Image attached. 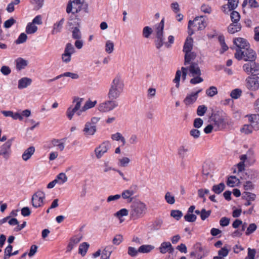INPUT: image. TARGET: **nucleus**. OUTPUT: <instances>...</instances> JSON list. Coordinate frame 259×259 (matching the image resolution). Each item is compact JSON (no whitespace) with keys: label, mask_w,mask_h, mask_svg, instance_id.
<instances>
[{"label":"nucleus","mask_w":259,"mask_h":259,"mask_svg":"<svg viewBox=\"0 0 259 259\" xmlns=\"http://www.w3.org/2000/svg\"><path fill=\"white\" fill-rule=\"evenodd\" d=\"M124 84L119 75H116L113 79L108 93V98L110 100L118 98L123 91Z\"/></svg>","instance_id":"1"},{"label":"nucleus","mask_w":259,"mask_h":259,"mask_svg":"<svg viewBox=\"0 0 259 259\" xmlns=\"http://www.w3.org/2000/svg\"><path fill=\"white\" fill-rule=\"evenodd\" d=\"M147 207L146 204L140 201L134 202L131 206L130 211V217L133 220H137L143 217L146 213Z\"/></svg>","instance_id":"2"},{"label":"nucleus","mask_w":259,"mask_h":259,"mask_svg":"<svg viewBox=\"0 0 259 259\" xmlns=\"http://www.w3.org/2000/svg\"><path fill=\"white\" fill-rule=\"evenodd\" d=\"M82 10L86 13L89 12L88 4L85 2L84 0H73L68 2L66 8L67 13L71 12L73 14L78 13Z\"/></svg>","instance_id":"3"},{"label":"nucleus","mask_w":259,"mask_h":259,"mask_svg":"<svg viewBox=\"0 0 259 259\" xmlns=\"http://www.w3.org/2000/svg\"><path fill=\"white\" fill-rule=\"evenodd\" d=\"M234 56L238 60L243 59L245 61H253L256 58L255 52L249 46L242 50H236Z\"/></svg>","instance_id":"4"},{"label":"nucleus","mask_w":259,"mask_h":259,"mask_svg":"<svg viewBox=\"0 0 259 259\" xmlns=\"http://www.w3.org/2000/svg\"><path fill=\"white\" fill-rule=\"evenodd\" d=\"M100 118L93 117L90 121H87L84 124L82 132L85 137L93 136L97 132V124L100 121Z\"/></svg>","instance_id":"5"},{"label":"nucleus","mask_w":259,"mask_h":259,"mask_svg":"<svg viewBox=\"0 0 259 259\" xmlns=\"http://www.w3.org/2000/svg\"><path fill=\"white\" fill-rule=\"evenodd\" d=\"M206 25V23L202 16L196 17L193 21H189L188 29L189 31L192 29V31L189 33L192 35L194 31L203 29Z\"/></svg>","instance_id":"6"},{"label":"nucleus","mask_w":259,"mask_h":259,"mask_svg":"<svg viewBox=\"0 0 259 259\" xmlns=\"http://www.w3.org/2000/svg\"><path fill=\"white\" fill-rule=\"evenodd\" d=\"M83 101V98L78 97H74L72 103L75 104L74 107L73 108L72 106L69 107L66 113V116L69 120H71L75 112L81 108V106Z\"/></svg>","instance_id":"7"},{"label":"nucleus","mask_w":259,"mask_h":259,"mask_svg":"<svg viewBox=\"0 0 259 259\" xmlns=\"http://www.w3.org/2000/svg\"><path fill=\"white\" fill-rule=\"evenodd\" d=\"M153 31L156 35L155 39L156 48L159 50L162 46V20L153 26Z\"/></svg>","instance_id":"8"},{"label":"nucleus","mask_w":259,"mask_h":259,"mask_svg":"<svg viewBox=\"0 0 259 259\" xmlns=\"http://www.w3.org/2000/svg\"><path fill=\"white\" fill-rule=\"evenodd\" d=\"M45 199V193L41 191L38 190L36 192L31 198L32 206L35 208L42 206L44 205V200Z\"/></svg>","instance_id":"9"},{"label":"nucleus","mask_w":259,"mask_h":259,"mask_svg":"<svg viewBox=\"0 0 259 259\" xmlns=\"http://www.w3.org/2000/svg\"><path fill=\"white\" fill-rule=\"evenodd\" d=\"M118 106L117 102L114 100L106 101L99 104L98 109L102 112H107L113 110Z\"/></svg>","instance_id":"10"},{"label":"nucleus","mask_w":259,"mask_h":259,"mask_svg":"<svg viewBox=\"0 0 259 259\" xmlns=\"http://www.w3.org/2000/svg\"><path fill=\"white\" fill-rule=\"evenodd\" d=\"M246 87L250 91H256L259 89V77L248 76L246 80Z\"/></svg>","instance_id":"11"},{"label":"nucleus","mask_w":259,"mask_h":259,"mask_svg":"<svg viewBox=\"0 0 259 259\" xmlns=\"http://www.w3.org/2000/svg\"><path fill=\"white\" fill-rule=\"evenodd\" d=\"M74 53V48L70 43L67 44L64 52L62 55L63 62L67 63L71 61V55Z\"/></svg>","instance_id":"12"},{"label":"nucleus","mask_w":259,"mask_h":259,"mask_svg":"<svg viewBox=\"0 0 259 259\" xmlns=\"http://www.w3.org/2000/svg\"><path fill=\"white\" fill-rule=\"evenodd\" d=\"M13 139L9 140L0 147V156L8 159L11 153V147Z\"/></svg>","instance_id":"13"},{"label":"nucleus","mask_w":259,"mask_h":259,"mask_svg":"<svg viewBox=\"0 0 259 259\" xmlns=\"http://www.w3.org/2000/svg\"><path fill=\"white\" fill-rule=\"evenodd\" d=\"M110 146L109 141H105L95 149V153L98 159L101 158L107 152Z\"/></svg>","instance_id":"14"},{"label":"nucleus","mask_w":259,"mask_h":259,"mask_svg":"<svg viewBox=\"0 0 259 259\" xmlns=\"http://www.w3.org/2000/svg\"><path fill=\"white\" fill-rule=\"evenodd\" d=\"M234 44L237 47L236 50L247 48L249 46V43L247 41L242 37H237L233 39Z\"/></svg>","instance_id":"15"},{"label":"nucleus","mask_w":259,"mask_h":259,"mask_svg":"<svg viewBox=\"0 0 259 259\" xmlns=\"http://www.w3.org/2000/svg\"><path fill=\"white\" fill-rule=\"evenodd\" d=\"M202 91L201 89L199 90L195 93H192L188 94L184 100V103L186 105H190L194 103L197 100L198 94Z\"/></svg>","instance_id":"16"},{"label":"nucleus","mask_w":259,"mask_h":259,"mask_svg":"<svg viewBox=\"0 0 259 259\" xmlns=\"http://www.w3.org/2000/svg\"><path fill=\"white\" fill-rule=\"evenodd\" d=\"M187 68L192 76H200L201 74L200 68L197 63H191Z\"/></svg>","instance_id":"17"},{"label":"nucleus","mask_w":259,"mask_h":259,"mask_svg":"<svg viewBox=\"0 0 259 259\" xmlns=\"http://www.w3.org/2000/svg\"><path fill=\"white\" fill-rule=\"evenodd\" d=\"M248 120L254 130H259V114L250 115L248 117Z\"/></svg>","instance_id":"18"},{"label":"nucleus","mask_w":259,"mask_h":259,"mask_svg":"<svg viewBox=\"0 0 259 259\" xmlns=\"http://www.w3.org/2000/svg\"><path fill=\"white\" fill-rule=\"evenodd\" d=\"M31 115V111L30 110L26 109L23 110L21 113H13L12 118L15 120L19 119L22 121L23 119V116L28 117Z\"/></svg>","instance_id":"19"},{"label":"nucleus","mask_w":259,"mask_h":259,"mask_svg":"<svg viewBox=\"0 0 259 259\" xmlns=\"http://www.w3.org/2000/svg\"><path fill=\"white\" fill-rule=\"evenodd\" d=\"M32 82V80L30 78L22 77L18 80V88L20 90L26 88L31 84Z\"/></svg>","instance_id":"20"},{"label":"nucleus","mask_w":259,"mask_h":259,"mask_svg":"<svg viewBox=\"0 0 259 259\" xmlns=\"http://www.w3.org/2000/svg\"><path fill=\"white\" fill-rule=\"evenodd\" d=\"M114 249V247L111 245L105 246L102 252L101 259H109Z\"/></svg>","instance_id":"21"},{"label":"nucleus","mask_w":259,"mask_h":259,"mask_svg":"<svg viewBox=\"0 0 259 259\" xmlns=\"http://www.w3.org/2000/svg\"><path fill=\"white\" fill-rule=\"evenodd\" d=\"M35 152V148L33 146H30L26 149L22 154V158L24 161H27L33 155Z\"/></svg>","instance_id":"22"},{"label":"nucleus","mask_w":259,"mask_h":259,"mask_svg":"<svg viewBox=\"0 0 259 259\" xmlns=\"http://www.w3.org/2000/svg\"><path fill=\"white\" fill-rule=\"evenodd\" d=\"M241 25L238 23H232L228 27V31L230 34H234L241 30Z\"/></svg>","instance_id":"23"},{"label":"nucleus","mask_w":259,"mask_h":259,"mask_svg":"<svg viewBox=\"0 0 259 259\" xmlns=\"http://www.w3.org/2000/svg\"><path fill=\"white\" fill-rule=\"evenodd\" d=\"M135 194V192L133 190L131 189H129L127 190H124L121 194H120L121 197H122L124 199H128L130 200V202L132 201V196Z\"/></svg>","instance_id":"24"},{"label":"nucleus","mask_w":259,"mask_h":259,"mask_svg":"<svg viewBox=\"0 0 259 259\" xmlns=\"http://www.w3.org/2000/svg\"><path fill=\"white\" fill-rule=\"evenodd\" d=\"M64 22V19L62 18L59 22L55 23L52 31V34H55L60 32L62 29L63 24Z\"/></svg>","instance_id":"25"},{"label":"nucleus","mask_w":259,"mask_h":259,"mask_svg":"<svg viewBox=\"0 0 259 259\" xmlns=\"http://www.w3.org/2000/svg\"><path fill=\"white\" fill-rule=\"evenodd\" d=\"M16 67L17 70H21L27 65V61L21 58L15 60Z\"/></svg>","instance_id":"26"},{"label":"nucleus","mask_w":259,"mask_h":259,"mask_svg":"<svg viewBox=\"0 0 259 259\" xmlns=\"http://www.w3.org/2000/svg\"><path fill=\"white\" fill-rule=\"evenodd\" d=\"M189 151V148L187 146L182 145L179 148L178 153L181 158H184L187 156Z\"/></svg>","instance_id":"27"},{"label":"nucleus","mask_w":259,"mask_h":259,"mask_svg":"<svg viewBox=\"0 0 259 259\" xmlns=\"http://www.w3.org/2000/svg\"><path fill=\"white\" fill-rule=\"evenodd\" d=\"M193 48V39L192 38H188L184 45L183 51L185 53L191 52Z\"/></svg>","instance_id":"28"},{"label":"nucleus","mask_w":259,"mask_h":259,"mask_svg":"<svg viewBox=\"0 0 259 259\" xmlns=\"http://www.w3.org/2000/svg\"><path fill=\"white\" fill-rule=\"evenodd\" d=\"M196 55L194 52H188L185 53V65L189 64L191 61L194 60L196 58Z\"/></svg>","instance_id":"29"},{"label":"nucleus","mask_w":259,"mask_h":259,"mask_svg":"<svg viewBox=\"0 0 259 259\" xmlns=\"http://www.w3.org/2000/svg\"><path fill=\"white\" fill-rule=\"evenodd\" d=\"M57 184L62 185L68 180V178L65 173L62 172L58 175L55 179Z\"/></svg>","instance_id":"30"},{"label":"nucleus","mask_w":259,"mask_h":259,"mask_svg":"<svg viewBox=\"0 0 259 259\" xmlns=\"http://www.w3.org/2000/svg\"><path fill=\"white\" fill-rule=\"evenodd\" d=\"M225 188V184L223 183H221L218 185H213L212 188V190L215 193L219 194L224 190Z\"/></svg>","instance_id":"31"},{"label":"nucleus","mask_w":259,"mask_h":259,"mask_svg":"<svg viewBox=\"0 0 259 259\" xmlns=\"http://www.w3.org/2000/svg\"><path fill=\"white\" fill-rule=\"evenodd\" d=\"M239 183V180L235 176H230L228 178L227 182V185L233 187Z\"/></svg>","instance_id":"32"},{"label":"nucleus","mask_w":259,"mask_h":259,"mask_svg":"<svg viewBox=\"0 0 259 259\" xmlns=\"http://www.w3.org/2000/svg\"><path fill=\"white\" fill-rule=\"evenodd\" d=\"M154 249V247L151 245H143L138 249L139 252L145 253L150 252Z\"/></svg>","instance_id":"33"},{"label":"nucleus","mask_w":259,"mask_h":259,"mask_svg":"<svg viewBox=\"0 0 259 259\" xmlns=\"http://www.w3.org/2000/svg\"><path fill=\"white\" fill-rule=\"evenodd\" d=\"M243 198L246 200L254 201L256 199V195L254 193L245 191L243 193Z\"/></svg>","instance_id":"34"},{"label":"nucleus","mask_w":259,"mask_h":259,"mask_svg":"<svg viewBox=\"0 0 259 259\" xmlns=\"http://www.w3.org/2000/svg\"><path fill=\"white\" fill-rule=\"evenodd\" d=\"M89 246V244L87 242L82 243L80 244L79 247V253L81 254L82 256H84L87 252Z\"/></svg>","instance_id":"35"},{"label":"nucleus","mask_w":259,"mask_h":259,"mask_svg":"<svg viewBox=\"0 0 259 259\" xmlns=\"http://www.w3.org/2000/svg\"><path fill=\"white\" fill-rule=\"evenodd\" d=\"M97 101H92L91 100H88L86 101L84 105L82 106V110H88L95 106L97 104Z\"/></svg>","instance_id":"36"},{"label":"nucleus","mask_w":259,"mask_h":259,"mask_svg":"<svg viewBox=\"0 0 259 259\" xmlns=\"http://www.w3.org/2000/svg\"><path fill=\"white\" fill-rule=\"evenodd\" d=\"M248 178L249 180L255 181L259 178V172L255 169H251L248 172Z\"/></svg>","instance_id":"37"},{"label":"nucleus","mask_w":259,"mask_h":259,"mask_svg":"<svg viewBox=\"0 0 259 259\" xmlns=\"http://www.w3.org/2000/svg\"><path fill=\"white\" fill-rule=\"evenodd\" d=\"M37 27L32 23H29L26 28V32L27 34H33L36 32Z\"/></svg>","instance_id":"38"},{"label":"nucleus","mask_w":259,"mask_h":259,"mask_svg":"<svg viewBox=\"0 0 259 259\" xmlns=\"http://www.w3.org/2000/svg\"><path fill=\"white\" fill-rule=\"evenodd\" d=\"M218 93V89L214 86H211L206 90V94L209 97H213L216 95Z\"/></svg>","instance_id":"39"},{"label":"nucleus","mask_w":259,"mask_h":259,"mask_svg":"<svg viewBox=\"0 0 259 259\" xmlns=\"http://www.w3.org/2000/svg\"><path fill=\"white\" fill-rule=\"evenodd\" d=\"M111 139L113 140H115V141L120 140L122 142L123 145H124L126 143V141H125V138L119 133H116L112 135Z\"/></svg>","instance_id":"40"},{"label":"nucleus","mask_w":259,"mask_h":259,"mask_svg":"<svg viewBox=\"0 0 259 259\" xmlns=\"http://www.w3.org/2000/svg\"><path fill=\"white\" fill-rule=\"evenodd\" d=\"M253 127L251 124H244L240 129L241 133L245 135L251 134L252 132Z\"/></svg>","instance_id":"41"},{"label":"nucleus","mask_w":259,"mask_h":259,"mask_svg":"<svg viewBox=\"0 0 259 259\" xmlns=\"http://www.w3.org/2000/svg\"><path fill=\"white\" fill-rule=\"evenodd\" d=\"M51 144L53 146L57 147L61 151H63L64 149V144L60 140L53 139L51 142Z\"/></svg>","instance_id":"42"},{"label":"nucleus","mask_w":259,"mask_h":259,"mask_svg":"<svg viewBox=\"0 0 259 259\" xmlns=\"http://www.w3.org/2000/svg\"><path fill=\"white\" fill-rule=\"evenodd\" d=\"M212 164L210 161H205L202 166L204 174L208 175L212 168Z\"/></svg>","instance_id":"43"},{"label":"nucleus","mask_w":259,"mask_h":259,"mask_svg":"<svg viewBox=\"0 0 259 259\" xmlns=\"http://www.w3.org/2000/svg\"><path fill=\"white\" fill-rule=\"evenodd\" d=\"M242 91L239 89H235L232 90L230 93V96L234 99H238L242 95Z\"/></svg>","instance_id":"44"},{"label":"nucleus","mask_w":259,"mask_h":259,"mask_svg":"<svg viewBox=\"0 0 259 259\" xmlns=\"http://www.w3.org/2000/svg\"><path fill=\"white\" fill-rule=\"evenodd\" d=\"M164 198L166 201L169 204H173L175 203V196L169 192L165 194Z\"/></svg>","instance_id":"45"},{"label":"nucleus","mask_w":259,"mask_h":259,"mask_svg":"<svg viewBox=\"0 0 259 259\" xmlns=\"http://www.w3.org/2000/svg\"><path fill=\"white\" fill-rule=\"evenodd\" d=\"M105 51L108 54L112 53L114 51V44L111 40H107L105 45Z\"/></svg>","instance_id":"46"},{"label":"nucleus","mask_w":259,"mask_h":259,"mask_svg":"<svg viewBox=\"0 0 259 259\" xmlns=\"http://www.w3.org/2000/svg\"><path fill=\"white\" fill-rule=\"evenodd\" d=\"M72 38L75 39H80L81 37V34L79 29L77 27L73 28L72 30Z\"/></svg>","instance_id":"47"},{"label":"nucleus","mask_w":259,"mask_h":259,"mask_svg":"<svg viewBox=\"0 0 259 259\" xmlns=\"http://www.w3.org/2000/svg\"><path fill=\"white\" fill-rule=\"evenodd\" d=\"M153 32V29L149 26H145L143 29V35L145 38H148Z\"/></svg>","instance_id":"48"},{"label":"nucleus","mask_w":259,"mask_h":259,"mask_svg":"<svg viewBox=\"0 0 259 259\" xmlns=\"http://www.w3.org/2000/svg\"><path fill=\"white\" fill-rule=\"evenodd\" d=\"M248 3L251 7L257 8L258 7V5L256 0H244L242 7H245Z\"/></svg>","instance_id":"49"},{"label":"nucleus","mask_w":259,"mask_h":259,"mask_svg":"<svg viewBox=\"0 0 259 259\" xmlns=\"http://www.w3.org/2000/svg\"><path fill=\"white\" fill-rule=\"evenodd\" d=\"M61 78L63 77H69L73 79H76L79 78V75L77 73H72L70 72H66L61 74Z\"/></svg>","instance_id":"50"},{"label":"nucleus","mask_w":259,"mask_h":259,"mask_svg":"<svg viewBox=\"0 0 259 259\" xmlns=\"http://www.w3.org/2000/svg\"><path fill=\"white\" fill-rule=\"evenodd\" d=\"M251 74L254 75L259 74V64L254 62H252V67L251 68Z\"/></svg>","instance_id":"51"},{"label":"nucleus","mask_w":259,"mask_h":259,"mask_svg":"<svg viewBox=\"0 0 259 259\" xmlns=\"http://www.w3.org/2000/svg\"><path fill=\"white\" fill-rule=\"evenodd\" d=\"M214 122V125L217 126L218 129L223 128L224 126V121L222 118H215Z\"/></svg>","instance_id":"52"},{"label":"nucleus","mask_w":259,"mask_h":259,"mask_svg":"<svg viewBox=\"0 0 259 259\" xmlns=\"http://www.w3.org/2000/svg\"><path fill=\"white\" fill-rule=\"evenodd\" d=\"M170 215L177 220H179L182 217L183 213L180 210H172L171 211Z\"/></svg>","instance_id":"53"},{"label":"nucleus","mask_w":259,"mask_h":259,"mask_svg":"<svg viewBox=\"0 0 259 259\" xmlns=\"http://www.w3.org/2000/svg\"><path fill=\"white\" fill-rule=\"evenodd\" d=\"M240 18V14L237 11H234L231 13V19L233 23H238Z\"/></svg>","instance_id":"54"},{"label":"nucleus","mask_w":259,"mask_h":259,"mask_svg":"<svg viewBox=\"0 0 259 259\" xmlns=\"http://www.w3.org/2000/svg\"><path fill=\"white\" fill-rule=\"evenodd\" d=\"M128 213V211L127 210V209L125 208H122L120 210L118 211L117 212H116L115 213L114 215L120 219L122 217L127 215Z\"/></svg>","instance_id":"55"},{"label":"nucleus","mask_w":259,"mask_h":259,"mask_svg":"<svg viewBox=\"0 0 259 259\" xmlns=\"http://www.w3.org/2000/svg\"><path fill=\"white\" fill-rule=\"evenodd\" d=\"M173 250L174 249L170 242H163V253L166 251L172 252Z\"/></svg>","instance_id":"56"},{"label":"nucleus","mask_w":259,"mask_h":259,"mask_svg":"<svg viewBox=\"0 0 259 259\" xmlns=\"http://www.w3.org/2000/svg\"><path fill=\"white\" fill-rule=\"evenodd\" d=\"M247 155H250V156L254 155V152H253V151L252 150L249 149V150H248L247 151L246 154H242V155H240V157H239V158H240V162H243V163H244L245 161L247 159Z\"/></svg>","instance_id":"57"},{"label":"nucleus","mask_w":259,"mask_h":259,"mask_svg":"<svg viewBox=\"0 0 259 259\" xmlns=\"http://www.w3.org/2000/svg\"><path fill=\"white\" fill-rule=\"evenodd\" d=\"M229 250L226 246H224L220 250L218 251V255L221 257L224 258L228 255Z\"/></svg>","instance_id":"58"},{"label":"nucleus","mask_w":259,"mask_h":259,"mask_svg":"<svg viewBox=\"0 0 259 259\" xmlns=\"http://www.w3.org/2000/svg\"><path fill=\"white\" fill-rule=\"evenodd\" d=\"M197 217L191 213H188L184 216L185 220L188 222H194L196 221Z\"/></svg>","instance_id":"59"},{"label":"nucleus","mask_w":259,"mask_h":259,"mask_svg":"<svg viewBox=\"0 0 259 259\" xmlns=\"http://www.w3.org/2000/svg\"><path fill=\"white\" fill-rule=\"evenodd\" d=\"M257 228V226L254 223L249 224L245 232L246 235H248L254 232Z\"/></svg>","instance_id":"60"},{"label":"nucleus","mask_w":259,"mask_h":259,"mask_svg":"<svg viewBox=\"0 0 259 259\" xmlns=\"http://www.w3.org/2000/svg\"><path fill=\"white\" fill-rule=\"evenodd\" d=\"M156 89L153 88H150L147 90V97L148 99H152L155 97Z\"/></svg>","instance_id":"61"},{"label":"nucleus","mask_w":259,"mask_h":259,"mask_svg":"<svg viewBox=\"0 0 259 259\" xmlns=\"http://www.w3.org/2000/svg\"><path fill=\"white\" fill-rule=\"evenodd\" d=\"M238 0H229L228 1V8L229 10L235 9L238 6Z\"/></svg>","instance_id":"62"},{"label":"nucleus","mask_w":259,"mask_h":259,"mask_svg":"<svg viewBox=\"0 0 259 259\" xmlns=\"http://www.w3.org/2000/svg\"><path fill=\"white\" fill-rule=\"evenodd\" d=\"M207 110V107L204 105H201L198 107L197 114L198 116H203Z\"/></svg>","instance_id":"63"},{"label":"nucleus","mask_w":259,"mask_h":259,"mask_svg":"<svg viewBox=\"0 0 259 259\" xmlns=\"http://www.w3.org/2000/svg\"><path fill=\"white\" fill-rule=\"evenodd\" d=\"M247 256L245 259H254V256L256 254V250L254 249L248 248Z\"/></svg>","instance_id":"64"}]
</instances>
